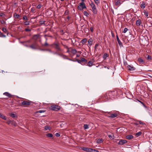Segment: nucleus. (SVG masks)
<instances>
[{"instance_id":"6ab92c4d","label":"nucleus","mask_w":152,"mask_h":152,"mask_svg":"<svg viewBox=\"0 0 152 152\" xmlns=\"http://www.w3.org/2000/svg\"><path fill=\"white\" fill-rule=\"evenodd\" d=\"M92 42L93 40L91 38L88 41V44L90 46L92 45Z\"/></svg>"},{"instance_id":"a18cd8bd","label":"nucleus","mask_w":152,"mask_h":152,"mask_svg":"<svg viewBox=\"0 0 152 152\" xmlns=\"http://www.w3.org/2000/svg\"><path fill=\"white\" fill-rule=\"evenodd\" d=\"M128 29L127 28H125L124 29L123 31V32L124 33H126L127 31H128Z\"/></svg>"},{"instance_id":"79ce46f5","label":"nucleus","mask_w":152,"mask_h":152,"mask_svg":"<svg viewBox=\"0 0 152 152\" xmlns=\"http://www.w3.org/2000/svg\"><path fill=\"white\" fill-rule=\"evenodd\" d=\"M84 128L85 129H87L88 128V125L87 124H84Z\"/></svg>"},{"instance_id":"ea45409f","label":"nucleus","mask_w":152,"mask_h":152,"mask_svg":"<svg viewBox=\"0 0 152 152\" xmlns=\"http://www.w3.org/2000/svg\"><path fill=\"white\" fill-rule=\"evenodd\" d=\"M140 7L141 8L144 9L145 7V4H142L140 6Z\"/></svg>"},{"instance_id":"f03ea898","label":"nucleus","mask_w":152,"mask_h":152,"mask_svg":"<svg viewBox=\"0 0 152 152\" xmlns=\"http://www.w3.org/2000/svg\"><path fill=\"white\" fill-rule=\"evenodd\" d=\"M89 5H90L92 8V10L93 13L94 14H97V13L98 11L95 5L94 2L92 1L91 3L89 4Z\"/></svg>"},{"instance_id":"c03bdc74","label":"nucleus","mask_w":152,"mask_h":152,"mask_svg":"<svg viewBox=\"0 0 152 152\" xmlns=\"http://www.w3.org/2000/svg\"><path fill=\"white\" fill-rule=\"evenodd\" d=\"M0 37H5L6 36L3 34L2 33L0 32Z\"/></svg>"},{"instance_id":"aec40b11","label":"nucleus","mask_w":152,"mask_h":152,"mask_svg":"<svg viewBox=\"0 0 152 152\" xmlns=\"http://www.w3.org/2000/svg\"><path fill=\"white\" fill-rule=\"evenodd\" d=\"M108 56L109 55L106 53L104 54L103 56V58L104 60H105L107 58Z\"/></svg>"},{"instance_id":"0e129e2a","label":"nucleus","mask_w":152,"mask_h":152,"mask_svg":"<svg viewBox=\"0 0 152 152\" xmlns=\"http://www.w3.org/2000/svg\"><path fill=\"white\" fill-rule=\"evenodd\" d=\"M90 30L92 32L93 31V28L92 27H91L90 28Z\"/></svg>"},{"instance_id":"72a5a7b5","label":"nucleus","mask_w":152,"mask_h":152,"mask_svg":"<svg viewBox=\"0 0 152 152\" xmlns=\"http://www.w3.org/2000/svg\"><path fill=\"white\" fill-rule=\"evenodd\" d=\"M35 10L34 7H32L31 8L30 12L33 13H35Z\"/></svg>"},{"instance_id":"dca6fc26","label":"nucleus","mask_w":152,"mask_h":152,"mask_svg":"<svg viewBox=\"0 0 152 152\" xmlns=\"http://www.w3.org/2000/svg\"><path fill=\"white\" fill-rule=\"evenodd\" d=\"M39 36V34L34 35L33 36V39L34 40H36L38 39Z\"/></svg>"},{"instance_id":"37998d69","label":"nucleus","mask_w":152,"mask_h":152,"mask_svg":"<svg viewBox=\"0 0 152 152\" xmlns=\"http://www.w3.org/2000/svg\"><path fill=\"white\" fill-rule=\"evenodd\" d=\"M138 123L140 124H142L143 125H146V124L145 123H143L141 121H138Z\"/></svg>"},{"instance_id":"052dcab7","label":"nucleus","mask_w":152,"mask_h":152,"mask_svg":"<svg viewBox=\"0 0 152 152\" xmlns=\"http://www.w3.org/2000/svg\"><path fill=\"white\" fill-rule=\"evenodd\" d=\"M137 101H138V102H140V103H141L142 104L144 103L142 102H141V101H140L139 100H138V99H136V102H137Z\"/></svg>"},{"instance_id":"c85d7f7f","label":"nucleus","mask_w":152,"mask_h":152,"mask_svg":"<svg viewBox=\"0 0 152 152\" xmlns=\"http://www.w3.org/2000/svg\"><path fill=\"white\" fill-rule=\"evenodd\" d=\"M90 152H99V151L97 150L91 148Z\"/></svg>"},{"instance_id":"9b49d317","label":"nucleus","mask_w":152,"mask_h":152,"mask_svg":"<svg viewBox=\"0 0 152 152\" xmlns=\"http://www.w3.org/2000/svg\"><path fill=\"white\" fill-rule=\"evenodd\" d=\"M118 115L116 113H112L110 114V115L108 116L110 118H114L117 117Z\"/></svg>"},{"instance_id":"8fccbe9b","label":"nucleus","mask_w":152,"mask_h":152,"mask_svg":"<svg viewBox=\"0 0 152 152\" xmlns=\"http://www.w3.org/2000/svg\"><path fill=\"white\" fill-rule=\"evenodd\" d=\"M68 13H69V11L67 10H66L64 12V15H68Z\"/></svg>"},{"instance_id":"f3484780","label":"nucleus","mask_w":152,"mask_h":152,"mask_svg":"<svg viewBox=\"0 0 152 152\" xmlns=\"http://www.w3.org/2000/svg\"><path fill=\"white\" fill-rule=\"evenodd\" d=\"M133 138V136L131 135H127L126 136V138L128 140H130Z\"/></svg>"},{"instance_id":"2f4dec72","label":"nucleus","mask_w":152,"mask_h":152,"mask_svg":"<svg viewBox=\"0 0 152 152\" xmlns=\"http://www.w3.org/2000/svg\"><path fill=\"white\" fill-rule=\"evenodd\" d=\"M20 16L18 14L16 13H15L14 15V16L17 19Z\"/></svg>"},{"instance_id":"a878e982","label":"nucleus","mask_w":152,"mask_h":152,"mask_svg":"<svg viewBox=\"0 0 152 152\" xmlns=\"http://www.w3.org/2000/svg\"><path fill=\"white\" fill-rule=\"evenodd\" d=\"M71 52L74 55H75L77 51L75 49H73L71 50Z\"/></svg>"},{"instance_id":"58836bf2","label":"nucleus","mask_w":152,"mask_h":152,"mask_svg":"<svg viewBox=\"0 0 152 152\" xmlns=\"http://www.w3.org/2000/svg\"><path fill=\"white\" fill-rule=\"evenodd\" d=\"M54 54H57L59 56H66L65 55H63L62 54H60V53H58L57 52L55 53H54Z\"/></svg>"},{"instance_id":"864d4df0","label":"nucleus","mask_w":152,"mask_h":152,"mask_svg":"<svg viewBox=\"0 0 152 152\" xmlns=\"http://www.w3.org/2000/svg\"><path fill=\"white\" fill-rule=\"evenodd\" d=\"M0 23L2 24H4L5 23V22L3 20H0Z\"/></svg>"},{"instance_id":"09e8293b","label":"nucleus","mask_w":152,"mask_h":152,"mask_svg":"<svg viewBox=\"0 0 152 152\" xmlns=\"http://www.w3.org/2000/svg\"><path fill=\"white\" fill-rule=\"evenodd\" d=\"M108 137L112 139H113L114 136H112V135L109 134L108 135Z\"/></svg>"},{"instance_id":"393cba45","label":"nucleus","mask_w":152,"mask_h":152,"mask_svg":"<svg viewBox=\"0 0 152 152\" xmlns=\"http://www.w3.org/2000/svg\"><path fill=\"white\" fill-rule=\"evenodd\" d=\"M142 134V132H139L136 133L135 135L136 137H138L141 135Z\"/></svg>"},{"instance_id":"7ed1b4c3","label":"nucleus","mask_w":152,"mask_h":152,"mask_svg":"<svg viewBox=\"0 0 152 152\" xmlns=\"http://www.w3.org/2000/svg\"><path fill=\"white\" fill-rule=\"evenodd\" d=\"M61 107L57 105H52L51 106V109L54 111H58L60 110Z\"/></svg>"},{"instance_id":"69168bd1","label":"nucleus","mask_w":152,"mask_h":152,"mask_svg":"<svg viewBox=\"0 0 152 152\" xmlns=\"http://www.w3.org/2000/svg\"><path fill=\"white\" fill-rule=\"evenodd\" d=\"M144 14H145V15L146 16H148V12H145Z\"/></svg>"},{"instance_id":"1a4fd4ad","label":"nucleus","mask_w":152,"mask_h":152,"mask_svg":"<svg viewBox=\"0 0 152 152\" xmlns=\"http://www.w3.org/2000/svg\"><path fill=\"white\" fill-rule=\"evenodd\" d=\"M127 141L126 140L121 139L118 142V144L120 145H123L127 143Z\"/></svg>"},{"instance_id":"423d86ee","label":"nucleus","mask_w":152,"mask_h":152,"mask_svg":"<svg viewBox=\"0 0 152 152\" xmlns=\"http://www.w3.org/2000/svg\"><path fill=\"white\" fill-rule=\"evenodd\" d=\"M54 47L56 50L61 51V48L60 46V43L58 42H54L53 44Z\"/></svg>"},{"instance_id":"e2e57ef3","label":"nucleus","mask_w":152,"mask_h":152,"mask_svg":"<svg viewBox=\"0 0 152 152\" xmlns=\"http://www.w3.org/2000/svg\"><path fill=\"white\" fill-rule=\"evenodd\" d=\"M62 45L64 46V48H66L67 49H69V48L67 46H66L65 45H64L63 44H62Z\"/></svg>"},{"instance_id":"e433bc0d","label":"nucleus","mask_w":152,"mask_h":152,"mask_svg":"<svg viewBox=\"0 0 152 152\" xmlns=\"http://www.w3.org/2000/svg\"><path fill=\"white\" fill-rule=\"evenodd\" d=\"M84 14L85 16L87 17H88L89 15V14L88 13L87 11H86L84 12Z\"/></svg>"},{"instance_id":"2eb2a0df","label":"nucleus","mask_w":152,"mask_h":152,"mask_svg":"<svg viewBox=\"0 0 152 152\" xmlns=\"http://www.w3.org/2000/svg\"><path fill=\"white\" fill-rule=\"evenodd\" d=\"M123 2V1L122 0H118L116 2L115 4L116 5H119L121 4Z\"/></svg>"},{"instance_id":"473e14b6","label":"nucleus","mask_w":152,"mask_h":152,"mask_svg":"<svg viewBox=\"0 0 152 152\" xmlns=\"http://www.w3.org/2000/svg\"><path fill=\"white\" fill-rule=\"evenodd\" d=\"M96 4L98 5L100 3V0H94Z\"/></svg>"},{"instance_id":"a211bd4d","label":"nucleus","mask_w":152,"mask_h":152,"mask_svg":"<svg viewBox=\"0 0 152 152\" xmlns=\"http://www.w3.org/2000/svg\"><path fill=\"white\" fill-rule=\"evenodd\" d=\"M3 94L9 97H11L12 95L9 93L6 92Z\"/></svg>"},{"instance_id":"f257e3e1","label":"nucleus","mask_w":152,"mask_h":152,"mask_svg":"<svg viewBox=\"0 0 152 152\" xmlns=\"http://www.w3.org/2000/svg\"><path fill=\"white\" fill-rule=\"evenodd\" d=\"M117 94V92L116 91H111L109 92V98H111V99H113L116 97Z\"/></svg>"},{"instance_id":"4be33fe9","label":"nucleus","mask_w":152,"mask_h":152,"mask_svg":"<svg viewBox=\"0 0 152 152\" xmlns=\"http://www.w3.org/2000/svg\"><path fill=\"white\" fill-rule=\"evenodd\" d=\"M0 117L4 120H6V116L2 114L1 113L0 114Z\"/></svg>"},{"instance_id":"4d7b16f0","label":"nucleus","mask_w":152,"mask_h":152,"mask_svg":"<svg viewBox=\"0 0 152 152\" xmlns=\"http://www.w3.org/2000/svg\"><path fill=\"white\" fill-rule=\"evenodd\" d=\"M98 46H99V44H95V47H94L95 50H96V49H97V47Z\"/></svg>"},{"instance_id":"20e7f679","label":"nucleus","mask_w":152,"mask_h":152,"mask_svg":"<svg viewBox=\"0 0 152 152\" xmlns=\"http://www.w3.org/2000/svg\"><path fill=\"white\" fill-rule=\"evenodd\" d=\"M86 7L85 6V4L83 2H82L79 4L78 6V9L79 10H82L84 8H86Z\"/></svg>"},{"instance_id":"49530a36","label":"nucleus","mask_w":152,"mask_h":152,"mask_svg":"<svg viewBox=\"0 0 152 152\" xmlns=\"http://www.w3.org/2000/svg\"><path fill=\"white\" fill-rule=\"evenodd\" d=\"M12 122V121H11L10 120H9L7 121L6 123L7 124H10L11 123L12 124V123H11Z\"/></svg>"},{"instance_id":"13d9d810","label":"nucleus","mask_w":152,"mask_h":152,"mask_svg":"<svg viewBox=\"0 0 152 152\" xmlns=\"http://www.w3.org/2000/svg\"><path fill=\"white\" fill-rule=\"evenodd\" d=\"M47 38H46V42L44 44V46H46L48 45V43H47Z\"/></svg>"},{"instance_id":"338daca9","label":"nucleus","mask_w":152,"mask_h":152,"mask_svg":"<svg viewBox=\"0 0 152 152\" xmlns=\"http://www.w3.org/2000/svg\"><path fill=\"white\" fill-rule=\"evenodd\" d=\"M76 61H77L79 63H80L81 62V60H80L79 59H77L76 60Z\"/></svg>"},{"instance_id":"4c0bfd02","label":"nucleus","mask_w":152,"mask_h":152,"mask_svg":"<svg viewBox=\"0 0 152 152\" xmlns=\"http://www.w3.org/2000/svg\"><path fill=\"white\" fill-rule=\"evenodd\" d=\"M80 59L81 60V62H86L87 61L84 58H80Z\"/></svg>"},{"instance_id":"bb28decb","label":"nucleus","mask_w":152,"mask_h":152,"mask_svg":"<svg viewBox=\"0 0 152 152\" xmlns=\"http://www.w3.org/2000/svg\"><path fill=\"white\" fill-rule=\"evenodd\" d=\"M45 129V130H50L51 129V128L50 126H46L44 127Z\"/></svg>"},{"instance_id":"6e6d98bb","label":"nucleus","mask_w":152,"mask_h":152,"mask_svg":"<svg viewBox=\"0 0 152 152\" xmlns=\"http://www.w3.org/2000/svg\"><path fill=\"white\" fill-rule=\"evenodd\" d=\"M29 23L28 21H26L24 22V24L25 25H28L29 24Z\"/></svg>"},{"instance_id":"f704fd0d","label":"nucleus","mask_w":152,"mask_h":152,"mask_svg":"<svg viewBox=\"0 0 152 152\" xmlns=\"http://www.w3.org/2000/svg\"><path fill=\"white\" fill-rule=\"evenodd\" d=\"M45 111V110H39L37 111V113H44Z\"/></svg>"},{"instance_id":"c756f323","label":"nucleus","mask_w":152,"mask_h":152,"mask_svg":"<svg viewBox=\"0 0 152 152\" xmlns=\"http://www.w3.org/2000/svg\"><path fill=\"white\" fill-rule=\"evenodd\" d=\"M138 61L140 64L144 62L143 60L141 58H138Z\"/></svg>"},{"instance_id":"4468645a","label":"nucleus","mask_w":152,"mask_h":152,"mask_svg":"<svg viewBox=\"0 0 152 152\" xmlns=\"http://www.w3.org/2000/svg\"><path fill=\"white\" fill-rule=\"evenodd\" d=\"M142 23L140 19H138L137 20L136 22V24L137 26H140Z\"/></svg>"},{"instance_id":"603ef678","label":"nucleus","mask_w":152,"mask_h":152,"mask_svg":"<svg viewBox=\"0 0 152 152\" xmlns=\"http://www.w3.org/2000/svg\"><path fill=\"white\" fill-rule=\"evenodd\" d=\"M10 116L12 118H15V115L12 113L10 115Z\"/></svg>"},{"instance_id":"39448f33","label":"nucleus","mask_w":152,"mask_h":152,"mask_svg":"<svg viewBox=\"0 0 152 152\" xmlns=\"http://www.w3.org/2000/svg\"><path fill=\"white\" fill-rule=\"evenodd\" d=\"M33 102L31 101H23L21 103V104L22 106H29Z\"/></svg>"},{"instance_id":"a19ab883","label":"nucleus","mask_w":152,"mask_h":152,"mask_svg":"<svg viewBox=\"0 0 152 152\" xmlns=\"http://www.w3.org/2000/svg\"><path fill=\"white\" fill-rule=\"evenodd\" d=\"M2 30L5 33H7V30L6 28H2Z\"/></svg>"},{"instance_id":"5701e85b","label":"nucleus","mask_w":152,"mask_h":152,"mask_svg":"<svg viewBox=\"0 0 152 152\" xmlns=\"http://www.w3.org/2000/svg\"><path fill=\"white\" fill-rule=\"evenodd\" d=\"M103 141V140L102 138H99L97 140V142L98 143H100Z\"/></svg>"},{"instance_id":"de8ad7c7","label":"nucleus","mask_w":152,"mask_h":152,"mask_svg":"<svg viewBox=\"0 0 152 152\" xmlns=\"http://www.w3.org/2000/svg\"><path fill=\"white\" fill-rule=\"evenodd\" d=\"M45 21L41 20L39 21V23L40 24L42 25L45 23Z\"/></svg>"},{"instance_id":"680f3d73","label":"nucleus","mask_w":152,"mask_h":152,"mask_svg":"<svg viewBox=\"0 0 152 152\" xmlns=\"http://www.w3.org/2000/svg\"><path fill=\"white\" fill-rule=\"evenodd\" d=\"M60 134L59 133H56L55 134V135L57 137H59L60 136Z\"/></svg>"},{"instance_id":"bf43d9fd","label":"nucleus","mask_w":152,"mask_h":152,"mask_svg":"<svg viewBox=\"0 0 152 152\" xmlns=\"http://www.w3.org/2000/svg\"><path fill=\"white\" fill-rule=\"evenodd\" d=\"M25 31H27V32H28V31H31V30L30 29H28V28H26L25 29Z\"/></svg>"},{"instance_id":"ddd939ff","label":"nucleus","mask_w":152,"mask_h":152,"mask_svg":"<svg viewBox=\"0 0 152 152\" xmlns=\"http://www.w3.org/2000/svg\"><path fill=\"white\" fill-rule=\"evenodd\" d=\"M82 149L85 151L88 152H90L91 148H86V147H83L82 148Z\"/></svg>"},{"instance_id":"cd10ccee","label":"nucleus","mask_w":152,"mask_h":152,"mask_svg":"<svg viewBox=\"0 0 152 152\" xmlns=\"http://www.w3.org/2000/svg\"><path fill=\"white\" fill-rule=\"evenodd\" d=\"M93 62L92 61H90L88 62V66L91 67L92 66V65L93 64Z\"/></svg>"},{"instance_id":"774afa93","label":"nucleus","mask_w":152,"mask_h":152,"mask_svg":"<svg viewBox=\"0 0 152 152\" xmlns=\"http://www.w3.org/2000/svg\"><path fill=\"white\" fill-rule=\"evenodd\" d=\"M4 14L3 13H0V16L2 17L3 15H4Z\"/></svg>"},{"instance_id":"c9c22d12","label":"nucleus","mask_w":152,"mask_h":152,"mask_svg":"<svg viewBox=\"0 0 152 152\" xmlns=\"http://www.w3.org/2000/svg\"><path fill=\"white\" fill-rule=\"evenodd\" d=\"M146 59L148 60H151L152 59V57L150 55H148L147 56Z\"/></svg>"},{"instance_id":"9d476101","label":"nucleus","mask_w":152,"mask_h":152,"mask_svg":"<svg viewBox=\"0 0 152 152\" xmlns=\"http://www.w3.org/2000/svg\"><path fill=\"white\" fill-rule=\"evenodd\" d=\"M116 39H117L118 42V44L120 46V47H123V44H122L121 42V41L120 40L118 35H116Z\"/></svg>"},{"instance_id":"5fc2aeb1","label":"nucleus","mask_w":152,"mask_h":152,"mask_svg":"<svg viewBox=\"0 0 152 152\" xmlns=\"http://www.w3.org/2000/svg\"><path fill=\"white\" fill-rule=\"evenodd\" d=\"M42 5L41 4H39L37 6V7L38 9H40L42 7Z\"/></svg>"},{"instance_id":"412c9836","label":"nucleus","mask_w":152,"mask_h":152,"mask_svg":"<svg viewBox=\"0 0 152 152\" xmlns=\"http://www.w3.org/2000/svg\"><path fill=\"white\" fill-rule=\"evenodd\" d=\"M87 39L86 38L83 39L80 42L83 45H84L85 43L87 42Z\"/></svg>"},{"instance_id":"b1692460","label":"nucleus","mask_w":152,"mask_h":152,"mask_svg":"<svg viewBox=\"0 0 152 152\" xmlns=\"http://www.w3.org/2000/svg\"><path fill=\"white\" fill-rule=\"evenodd\" d=\"M130 40L133 41L135 39L134 36L133 35H130Z\"/></svg>"},{"instance_id":"f8f14e48","label":"nucleus","mask_w":152,"mask_h":152,"mask_svg":"<svg viewBox=\"0 0 152 152\" xmlns=\"http://www.w3.org/2000/svg\"><path fill=\"white\" fill-rule=\"evenodd\" d=\"M127 67L129 70H134L135 68L133 67V66H132L130 65H128L127 66Z\"/></svg>"},{"instance_id":"6e6552de","label":"nucleus","mask_w":152,"mask_h":152,"mask_svg":"<svg viewBox=\"0 0 152 152\" xmlns=\"http://www.w3.org/2000/svg\"><path fill=\"white\" fill-rule=\"evenodd\" d=\"M29 47L33 49H37L39 47V45L37 43L35 42L29 46Z\"/></svg>"},{"instance_id":"3c124183","label":"nucleus","mask_w":152,"mask_h":152,"mask_svg":"<svg viewBox=\"0 0 152 152\" xmlns=\"http://www.w3.org/2000/svg\"><path fill=\"white\" fill-rule=\"evenodd\" d=\"M23 19L24 20H28V19L27 18V17L26 15H24L23 17Z\"/></svg>"},{"instance_id":"7c9ffc66","label":"nucleus","mask_w":152,"mask_h":152,"mask_svg":"<svg viewBox=\"0 0 152 152\" xmlns=\"http://www.w3.org/2000/svg\"><path fill=\"white\" fill-rule=\"evenodd\" d=\"M46 135L48 137H53V135L51 133H48L46 134Z\"/></svg>"},{"instance_id":"0eeeda50","label":"nucleus","mask_w":152,"mask_h":152,"mask_svg":"<svg viewBox=\"0 0 152 152\" xmlns=\"http://www.w3.org/2000/svg\"><path fill=\"white\" fill-rule=\"evenodd\" d=\"M109 93H106L104 95L102 96V98L104 101H107L110 99H111V98H109Z\"/></svg>"}]
</instances>
